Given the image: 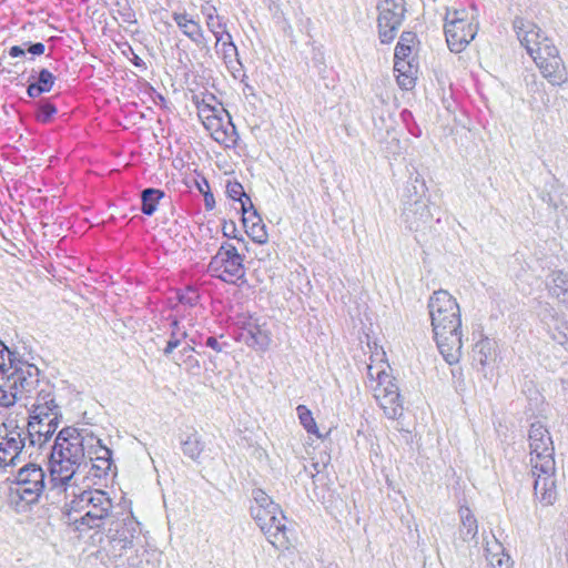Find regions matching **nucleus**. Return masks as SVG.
<instances>
[{
  "label": "nucleus",
  "mask_w": 568,
  "mask_h": 568,
  "mask_svg": "<svg viewBox=\"0 0 568 568\" xmlns=\"http://www.w3.org/2000/svg\"><path fill=\"white\" fill-rule=\"evenodd\" d=\"M402 219L406 227L415 233H425L432 227L434 214L425 180L410 176L402 195Z\"/></svg>",
  "instance_id": "obj_5"
},
{
  "label": "nucleus",
  "mask_w": 568,
  "mask_h": 568,
  "mask_svg": "<svg viewBox=\"0 0 568 568\" xmlns=\"http://www.w3.org/2000/svg\"><path fill=\"white\" fill-rule=\"evenodd\" d=\"M111 450L102 445L101 439L95 437V442L87 444V459L100 462L104 468H111Z\"/></svg>",
  "instance_id": "obj_36"
},
{
  "label": "nucleus",
  "mask_w": 568,
  "mask_h": 568,
  "mask_svg": "<svg viewBox=\"0 0 568 568\" xmlns=\"http://www.w3.org/2000/svg\"><path fill=\"white\" fill-rule=\"evenodd\" d=\"M404 121H407L408 118H412V113L408 110H404L400 113Z\"/></svg>",
  "instance_id": "obj_59"
},
{
  "label": "nucleus",
  "mask_w": 568,
  "mask_h": 568,
  "mask_svg": "<svg viewBox=\"0 0 568 568\" xmlns=\"http://www.w3.org/2000/svg\"><path fill=\"white\" fill-rule=\"evenodd\" d=\"M55 82V77L48 69H42L39 72L37 82L28 85L27 93L30 98H37L42 93L50 92Z\"/></svg>",
  "instance_id": "obj_33"
},
{
  "label": "nucleus",
  "mask_w": 568,
  "mask_h": 568,
  "mask_svg": "<svg viewBox=\"0 0 568 568\" xmlns=\"http://www.w3.org/2000/svg\"><path fill=\"white\" fill-rule=\"evenodd\" d=\"M413 48L404 47L403 43H397L394 53V63L403 61H413Z\"/></svg>",
  "instance_id": "obj_43"
},
{
  "label": "nucleus",
  "mask_w": 568,
  "mask_h": 568,
  "mask_svg": "<svg viewBox=\"0 0 568 568\" xmlns=\"http://www.w3.org/2000/svg\"><path fill=\"white\" fill-rule=\"evenodd\" d=\"M549 293L564 304H568V273L555 271L549 275L547 283Z\"/></svg>",
  "instance_id": "obj_28"
},
{
  "label": "nucleus",
  "mask_w": 568,
  "mask_h": 568,
  "mask_svg": "<svg viewBox=\"0 0 568 568\" xmlns=\"http://www.w3.org/2000/svg\"><path fill=\"white\" fill-rule=\"evenodd\" d=\"M239 326V341L244 342L248 347L265 351L270 346L271 336L265 323L251 315L240 316L236 321Z\"/></svg>",
  "instance_id": "obj_17"
},
{
  "label": "nucleus",
  "mask_w": 568,
  "mask_h": 568,
  "mask_svg": "<svg viewBox=\"0 0 568 568\" xmlns=\"http://www.w3.org/2000/svg\"><path fill=\"white\" fill-rule=\"evenodd\" d=\"M161 561V551L155 548H146L144 540L142 547L135 548V555L126 559L129 568H160Z\"/></svg>",
  "instance_id": "obj_25"
},
{
  "label": "nucleus",
  "mask_w": 568,
  "mask_h": 568,
  "mask_svg": "<svg viewBox=\"0 0 568 568\" xmlns=\"http://www.w3.org/2000/svg\"><path fill=\"white\" fill-rule=\"evenodd\" d=\"M486 557L489 560L493 568H510L511 560L510 557L504 554V548L501 544H499L496 539L493 545L487 542V547L485 549Z\"/></svg>",
  "instance_id": "obj_34"
},
{
  "label": "nucleus",
  "mask_w": 568,
  "mask_h": 568,
  "mask_svg": "<svg viewBox=\"0 0 568 568\" xmlns=\"http://www.w3.org/2000/svg\"><path fill=\"white\" fill-rule=\"evenodd\" d=\"M88 464L71 462L50 455V489L68 499L87 478Z\"/></svg>",
  "instance_id": "obj_11"
},
{
  "label": "nucleus",
  "mask_w": 568,
  "mask_h": 568,
  "mask_svg": "<svg viewBox=\"0 0 568 568\" xmlns=\"http://www.w3.org/2000/svg\"><path fill=\"white\" fill-rule=\"evenodd\" d=\"M195 345H192L189 341H186V345L181 351V356H185L186 354H192Z\"/></svg>",
  "instance_id": "obj_57"
},
{
  "label": "nucleus",
  "mask_w": 568,
  "mask_h": 568,
  "mask_svg": "<svg viewBox=\"0 0 568 568\" xmlns=\"http://www.w3.org/2000/svg\"><path fill=\"white\" fill-rule=\"evenodd\" d=\"M389 365L381 361L379 365H367L368 387L384 415L389 419H399L404 407L395 378L387 372Z\"/></svg>",
  "instance_id": "obj_7"
},
{
  "label": "nucleus",
  "mask_w": 568,
  "mask_h": 568,
  "mask_svg": "<svg viewBox=\"0 0 568 568\" xmlns=\"http://www.w3.org/2000/svg\"><path fill=\"white\" fill-rule=\"evenodd\" d=\"M243 262L244 257L237 252L236 247L229 242H224L211 258L207 272L212 277L235 284L245 276Z\"/></svg>",
  "instance_id": "obj_12"
},
{
  "label": "nucleus",
  "mask_w": 568,
  "mask_h": 568,
  "mask_svg": "<svg viewBox=\"0 0 568 568\" xmlns=\"http://www.w3.org/2000/svg\"><path fill=\"white\" fill-rule=\"evenodd\" d=\"M432 329L439 353L449 364L462 357V315L456 298L445 290L433 293L428 301Z\"/></svg>",
  "instance_id": "obj_1"
},
{
  "label": "nucleus",
  "mask_w": 568,
  "mask_h": 568,
  "mask_svg": "<svg viewBox=\"0 0 568 568\" xmlns=\"http://www.w3.org/2000/svg\"><path fill=\"white\" fill-rule=\"evenodd\" d=\"M541 320L554 342L561 346L568 343V321L564 315L552 308H547Z\"/></svg>",
  "instance_id": "obj_24"
},
{
  "label": "nucleus",
  "mask_w": 568,
  "mask_h": 568,
  "mask_svg": "<svg viewBox=\"0 0 568 568\" xmlns=\"http://www.w3.org/2000/svg\"><path fill=\"white\" fill-rule=\"evenodd\" d=\"M45 474L37 464H27L20 468L10 487V500L17 511H24L28 506L38 503L45 487Z\"/></svg>",
  "instance_id": "obj_10"
},
{
  "label": "nucleus",
  "mask_w": 568,
  "mask_h": 568,
  "mask_svg": "<svg viewBox=\"0 0 568 568\" xmlns=\"http://www.w3.org/2000/svg\"><path fill=\"white\" fill-rule=\"evenodd\" d=\"M199 191L203 194V192H207L210 190L209 183L205 179H202L201 182L196 183Z\"/></svg>",
  "instance_id": "obj_58"
},
{
  "label": "nucleus",
  "mask_w": 568,
  "mask_h": 568,
  "mask_svg": "<svg viewBox=\"0 0 568 568\" xmlns=\"http://www.w3.org/2000/svg\"><path fill=\"white\" fill-rule=\"evenodd\" d=\"M416 41V36L413 32H403L397 43H403L404 47L413 48Z\"/></svg>",
  "instance_id": "obj_50"
},
{
  "label": "nucleus",
  "mask_w": 568,
  "mask_h": 568,
  "mask_svg": "<svg viewBox=\"0 0 568 568\" xmlns=\"http://www.w3.org/2000/svg\"><path fill=\"white\" fill-rule=\"evenodd\" d=\"M60 418L51 417L48 419L28 418L26 436L31 446H43L55 433Z\"/></svg>",
  "instance_id": "obj_22"
},
{
  "label": "nucleus",
  "mask_w": 568,
  "mask_h": 568,
  "mask_svg": "<svg viewBox=\"0 0 568 568\" xmlns=\"http://www.w3.org/2000/svg\"><path fill=\"white\" fill-rule=\"evenodd\" d=\"M203 196H204V205H205L206 210H213L215 206V200H214L213 194L210 192V190L207 192H203Z\"/></svg>",
  "instance_id": "obj_53"
},
{
  "label": "nucleus",
  "mask_w": 568,
  "mask_h": 568,
  "mask_svg": "<svg viewBox=\"0 0 568 568\" xmlns=\"http://www.w3.org/2000/svg\"><path fill=\"white\" fill-rule=\"evenodd\" d=\"M252 497L251 516L261 531L275 548H288L286 517L280 506L260 488L253 490Z\"/></svg>",
  "instance_id": "obj_6"
},
{
  "label": "nucleus",
  "mask_w": 568,
  "mask_h": 568,
  "mask_svg": "<svg viewBox=\"0 0 568 568\" xmlns=\"http://www.w3.org/2000/svg\"><path fill=\"white\" fill-rule=\"evenodd\" d=\"M45 47L41 42L32 43L28 47V52L33 55H41L44 53Z\"/></svg>",
  "instance_id": "obj_51"
},
{
  "label": "nucleus",
  "mask_w": 568,
  "mask_h": 568,
  "mask_svg": "<svg viewBox=\"0 0 568 568\" xmlns=\"http://www.w3.org/2000/svg\"><path fill=\"white\" fill-rule=\"evenodd\" d=\"M458 514L460 518L459 535L462 539L464 541L474 539L478 534L477 519L466 506H460Z\"/></svg>",
  "instance_id": "obj_31"
},
{
  "label": "nucleus",
  "mask_w": 568,
  "mask_h": 568,
  "mask_svg": "<svg viewBox=\"0 0 568 568\" xmlns=\"http://www.w3.org/2000/svg\"><path fill=\"white\" fill-rule=\"evenodd\" d=\"M130 60L135 67H138L140 69H146L145 62L133 51H132V58Z\"/></svg>",
  "instance_id": "obj_56"
},
{
  "label": "nucleus",
  "mask_w": 568,
  "mask_h": 568,
  "mask_svg": "<svg viewBox=\"0 0 568 568\" xmlns=\"http://www.w3.org/2000/svg\"><path fill=\"white\" fill-rule=\"evenodd\" d=\"M445 37L450 51L462 52L478 32V9L475 3L468 8L447 10L445 14Z\"/></svg>",
  "instance_id": "obj_9"
},
{
  "label": "nucleus",
  "mask_w": 568,
  "mask_h": 568,
  "mask_svg": "<svg viewBox=\"0 0 568 568\" xmlns=\"http://www.w3.org/2000/svg\"><path fill=\"white\" fill-rule=\"evenodd\" d=\"M205 345L220 353L227 346V343H221L216 337L210 336L205 339Z\"/></svg>",
  "instance_id": "obj_48"
},
{
  "label": "nucleus",
  "mask_w": 568,
  "mask_h": 568,
  "mask_svg": "<svg viewBox=\"0 0 568 568\" xmlns=\"http://www.w3.org/2000/svg\"><path fill=\"white\" fill-rule=\"evenodd\" d=\"M105 539L102 549L114 564L121 561L129 550L142 547L144 540L140 523L132 516L111 520Z\"/></svg>",
  "instance_id": "obj_8"
},
{
  "label": "nucleus",
  "mask_w": 568,
  "mask_h": 568,
  "mask_svg": "<svg viewBox=\"0 0 568 568\" xmlns=\"http://www.w3.org/2000/svg\"><path fill=\"white\" fill-rule=\"evenodd\" d=\"M200 10L205 18L207 30L214 36L217 42L221 40V36L230 33L227 31L226 20L217 13L215 6L210 2H205L201 4Z\"/></svg>",
  "instance_id": "obj_26"
},
{
  "label": "nucleus",
  "mask_w": 568,
  "mask_h": 568,
  "mask_svg": "<svg viewBox=\"0 0 568 568\" xmlns=\"http://www.w3.org/2000/svg\"><path fill=\"white\" fill-rule=\"evenodd\" d=\"M95 442V436L88 433H80L72 427L63 428L55 437L51 455L68 459L71 462H80L88 464L87 444Z\"/></svg>",
  "instance_id": "obj_13"
},
{
  "label": "nucleus",
  "mask_w": 568,
  "mask_h": 568,
  "mask_svg": "<svg viewBox=\"0 0 568 568\" xmlns=\"http://www.w3.org/2000/svg\"><path fill=\"white\" fill-rule=\"evenodd\" d=\"M394 71L402 89L410 90L415 87L418 65L414 60L394 63Z\"/></svg>",
  "instance_id": "obj_27"
},
{
  "label": "nucleus",
  "mask_w": 568,
  "mask_h": 568,
  "mask_svg": "<svg viewBox=\"0 0 568 568\" xmlns=\"http://www.w3.org/2000/svg\"><path fill=\"white\" fill-rule=\"evenodd\" d=\"M528 440L535 498L541 506H550L557 499L555 448L550 433L540 422H535L530 425Z\"/></svg>",
  "instance_id": "obj_2"
},
{
  "label": "nucleus",
  "mask_w": 568,
  "mask_h": 568,
  "mask_svg": "<svg viewBox=\"0 0 568 568\" xmlns=\"http://www.w3.org/2000/svg\"><path fill=\"white\" fill-rule=\"evenodd\" d=\"M297 416L301 425L305 428L308 434L316 435L318 438L322 435L318 432L317 425L313 418L312 412L305 405H298L296 407Z\"/></svg>",
  "instance_id": "obj_38"
},
{
  "label": "nucleus",
  "mask_w": 568,
  "mask_h": 568,
  "mask_svg": "<svg viewBox=\"0 0 568 568\" xmlns=\"http://www.w3.org/2000/svg\"><path fill=\"white\" fill-rule=\"evenodd\" d=\"M386 149L389 150L394 154L399 153L400 152L399 139H397L395 135H393L392 141L387 143Z\"/></svg>",
  "instance_id": "obj_52"
},
{
  "label": "nucleus",
  "mask_w": 568,
  "mask_h": 568,
  "mask_svg": "<svg viewBox=\"0 0 568 568\" xmlns=\"http://www.w3.org/2000/svg\"><path fill=\"white\" fill-rule=\"evenodd\" d=\"M222 114L223 113H219L217 115H214L203 125L210 132L214 141L224 145L225 148H233L236 145L239 136L236 134L235 126L231 122V119L224 121ZM226 116L230 118L229 114Z\"/></svg>",
  "instance_id": "obj_21"
},
{
  "label": "nucleus",
  "mask_w": 568,
  "mask_h": 568,
  "mask_svg": "<svg viewBox=\"0 0 568 568\" xmlns=\"http://www.w3.org/2000/svg\"><path fill=\"white\" fill-rule=\"evenodd\" d=\"M180 303L189 306H194L199 301V293L193 287H187L182 294L179 295Z\"/></svg>",
  "instance_id": "obj_44"
},
{
  "label": "nucleus",
  "mask_w": 568,
  "mask_h": 568,
  "mask_svg": "<svg viewBox=\"0 0 568 568\" xmlns=\"http://www.w3.org/2000/svg\"><path fill=\"white\" fill-rule=\"evenodd\" d=\"M113 504L108 493L85 485L70 495L63 506L68 521L79 531L103 527L112 518Z\"/></svg>",
  "instance_id": "obj_4"
},
{
  "label": "nucleus",
  "mask_w": 568,
  "mask_h": 568,
  "mask_svg": "<svg viewBox=\"0 0 568 568\" xmlns=\"http://www.w3.org/2000/svg\"><path fill=\"white\" fill-rule=\"evenodd\" d=\"M164 197V192L159 189L148 187L141 193V211L145 215H152L158 207L161 199Z\"/></svg>",
  "instance_id": "obj_37"
},
{
  "label": "nucleus",
  "mask_w": 568,
  "mask_h": 568,
  "mask_svg": "<svg viewBox=\"0 0 568 568\" xmlns=\"http://www.w3.org/2000/svg\"><path fill=\"white\" fill-rule=\"evenodd\" d=\"M189 336V325L186 326L182 322L178 320H172L170 323V337L168 339L166 346L163 349V354L169 356L173 353V351L179 347L183 341H186Z\"/></svg>",
  "instance_id": "obj_30"
},
{
  "label": "nucleus",
  "mask_w": 568,
  "mask_h": 568,
  "mask_svg": "<svg viewBox=\"0 0 568 568\" xmlns=\"http://www.w3.org/2000/svg\"><path fill=\"white\" fill-rule=\"evenodd\" d=\"M109 470H110V468H104L103 464L100 462H95V460H91V459L88 460L87 475L92 473L93 476H95V477H102V476H105Z\"/></svg>",
  "instance_id": "obj_45"
},
{
  "label": "nucleus",
  "mask_w": 568,
  "mask_h": 568,
  "mask_svg": "<svg viewBox=\"0 0 568 568\" xmlns=\"http://www.w3.org/2000/svg\"><path fill=\"white\" fill-rule=\"evenodd\" d=\"M179 364L183 365L185 371L190 374H197L201 368L199 359L193 354L181 356V363Z\"/></svg>",
  "instance_id": "obj_42"
},
{
  "label": "nucleus",
  "mask_w": 568,
  "mask_h": 568,
  "mask_svg": "<svg viewBox=\"0 0 568 568\" xmlns=\"http://www.w3.org/2000/svg\"><path fill=\"white\" fill-rule=\"evenodd\" d=\"M26 51L19 45H13L9 49V55L12 58H18L24 55Z\"/></svg>",
  "instance_id": "obj_55"
},
{
  "label": "nucleus",
  "mask_w": 568,
  "mask_h": 568,
  "mask_svg": "<svg viewBox=\"0 0 568 568\" xmlns=\"http://www.w3.org/2000/svg\"><path fill=\"white\" fill-rule=\"evenodd\" d=\"M248 213L250 214L245 215V219H242V222L246 229V234L258 244L265 243L267 241L265 224L263 223L257 211H252Z\"/></svg>",
  "instance_id": "obj_29"
},
{
  "label": "nucleus",
  "mask_w": 568,
  "mask_h": 568,
  "mask_svg": "<svg viewBox=\"0 0 568 568\" xmlns=\"http://www.w3.org/2000/svg\"><path fill=\"white\" fill-rule=\"evenodd\" d=\"M193 324L189 323V336L186 341H189L192 345H200L203 339V335L199 331H193Z\"/></svg>",
  "instance_id": "obj_47"
},
{
  "label": "nucleus",
  "mask_w": 568,
  "mask_h": 568,
  "mask_svg": "<svg viewBox=\"0 0 568 568\" xmlns=\"http://www.w3.org/2000/svg\"><path fill=\"white\" fill-rule=\"evenodd\" d=\"M494 345L495 343L487 337L481 338L475 344L473 349V359L480 368H484L494 359Z\"/></svg>",
  "instance_id": "obj_32"
},
{
  "label": "nucleus",
  "mask_w": 568,
  "mask_h": 568,
  "mask_svg": "<svg viewBox=\"0 0 568 568\" xmlns=\"http://www.w3.org/2000/svg\"><path fill=\"white\" fill-rule=\"evenodd\" d=\"M329 459V455H327L326 453H321L320 459L312 463V467L314 469V471H311L312 477H314L316 474L322 473L326 468Z\"/></svg>",
  "instance_id": "obj_46"
},
{
  "label": "nucleus",
  "mask_w": 568,
  "mask_h": 568,
  "mask_svg": "<svg viewBox=\"0 0 568 568\" xmlns=\"http://www.w3.org/2000/svg\"><path fill=\"white\" fill-rule=\"evenodd\" d=\"M181 448L184 456L197 462L203 453L204 444L197 432L193 430L185 439L181 440Z\"/></svg>",
  "instance_id": "obj_35"
},
{
  "label": "nucleus",
  "mask_w": 568,
  "mask_h": 568,
  "mask_svg": "<svg viewBox=\"0 0 568 568\" xmlns=\"http://www.w3.org/2000/svg\"><path fill=\"white\" fill-rule=\"evenodd\" d=\"M240 202H241L242 219H245V215L250 214L248 212L256 211L248 195H246L245 197L240 200Z\"/></svg>",
  "instance_id": "obj_49"
},
{
  "label": "nucleus",
  "mask_w": 568,
  "mask_h": 568,
  "mask_svg": "<svg viewBox=\"0 0 568 568\" xmlns=\"http://www.w3.org/2000/svg\"><path fill=\"white\" fill-rule=\"evenodd\" d=\"M542 51L531 57L544 78L552 85H561L568 81L566 65L554 43H545Z\"/></svg>",
  "instance_id": "obj_16"
},
{
  "label": "nucleus",
  "mask_w": 568,
  "mask_h": 568,
  "mask_svg": "<svg viewBox=\"0 0 568 568\" xmlns=\"http://www.w3.org/2000/svg\"><path fill=\"white\" fill-rule=\"evenodd\" d=\"M236 231L235 224L231 222L230 224H224L223 226V235L226 237H235L234 232Z\"/></svg>",
  "instance_id": "obj_54"
},
{
  "label": "nucleus",
  "mask_w": 568,
  "mask_h": 568,
  "mask_svg": "<svg viewBox=\"0 0 568 568\" xmlns=\"http://www.w3.org/2000/svg\"><path fill=\"white\" fill-rule=\"evenodd\" d=\"M216 54L222 58L227 70L234 79L245 78L243 65L239 59L237 48L233 42L231 33L221 36V40H215Z\"/></svg>",
  "instance_id": "obj_20"
},
{
  "label": "nucleus",
  "mask_w": 568,
  "mask_h": 568,
  "mask_svg": "<svg viewBox=\"0 0 568 568\" xmlns=\"http://www.w3.org/2000/svg\"><path fill=\"white\" fill-rule=\"evenodd\" d=\"M40 385V369L20 358L0 341V409L29 398Z\"/></svg>",
  "instance_id": "obj_3"
},
{
  "label": "nucleus",
  "mask_w": 568,
  "mask_h": 568,
  "mask_svg": "<svg viewBox=\"0 0 568 568\" xmlns=\"http://www.w3.org/2000/svg\"><path fill=\"white\" fill-rule=\"evenodd\" d=\"M219 113H225L227 115V112L223 108H215L205 101L197 104V115L203 124Z\"/></svg>",
  "instance_id": "obj_39"
},
{
  "label": "nucleus",
  "mask_w": 568,
  "mask_h": 568,
  "mask_svg": "<svg viewBox=\"0 0 568 568\" xmlns=\"http://www.w3.org/2000/svg\"><path fill=\"white\" fill-rule=\"evenodd\" d=\"M226 194L234 201H240L247 195L244 192L243 185L237 181L229 182L226 184Z\"/></svg>",
  "instance_id": "obj_41"
},
{
  "label": "nucleus",
  "mask_w": 568,
  "mask_h": 568,
  "mask_svg": "<svg viewBox=\"0 0 568 568\" xmlns=\"http://www.w3.org/2000/svg\"><path fill=\"white\" fill-rule=\"evenodd\" d=\"M24 427L14 419L0 424V467L13 466L26 447Z\"/></svg>",
  "instance_id": "obj_14"
},
{
  "label": "nucleus",
  "mask_w": 568,
  "mask_h": 568,
  "mask_svg": "<svg viewBox=\"0 0 568 568\" xmlns=\"http://www.w3.org/2000/svg\"><path fill=\"white\" fill-rule=\"evenodd\" d=\"M513 26L519 42L530 57L541 52L545 43H552L541 29L531 21L516 17Z\"/></svg>",
  "instance_id": "obj_19"
},
{
  "label": "nucleus",
  "mask_w": 568,
  "mask_h": 568,
  "mask_svg": "<svg viewBox=\"0 0 568 568\" xmlns=\"http://www.w3.org/2000/svg\"><path fill=\"white\" fill-rule=\"evenodd\" d=\"M57 113V108L50 101L42 100L39 103V109L37 112V121L41 123H49L52 116Z\"/></svg>",
  "instance_id": "obj_40"
},
{
  "label": "nucleus",
  "mask_w": 568,
  "mask_h": 568,
  "mask_svg": "<svg viewBox=\"0 0 568 568\" xmlns=\"http://www.w3.org/2000/svg\"><path fill=\"white\" fill-rule=\"evenodd\" d=\"M377 29L382 43H390L400 28L406 13L404 0H381L377 4Z\"/></svg>",
  "instance_id": "obj_15"
},
{
  "label": "nucleus",
  "mask_w": 568,
  "mask_h": 568,
  "mask_svg": "<svg viewBox=\"0 0 568 568\" xmlns=\"http://www.w3.org/2000/svg\"><path fill=\"white\" fill-rule=\"evenodd\" d=\"M37 395L33 403L28 407V418L48 419L51 417L61 418L60 406L57 404L54 387L48 382H41L34 390Z\"/></svg>",
  "instance_id": "obj_18"
},
{
  "label": "nucleus",
  "mask_w": 568,
  "mask_h": 568,
  "mask_svg": "<svg viewBox=\"0 0 568 568\" xmlns=\"http://www.w3.org/2000/svg\"><path fill=\"white\" fill-rule=\"evenodd\" d=\"M128 22H134L135 20H131V18L126 19Z\"/></svg>",
  "instance_id": "obj_60"
},
{
  "label": "nucleus",
  "mask_w": 568,
  "mask_h": 568,
  "mask_svg": "<svg viewBox=\"0 0 568 568\" xmlns=\"http://www.w3.org/2000/svg\"><path fill=\"white\" fill-rule=\"evenodd\" d=\"M172 19L180 31L196 45H206L204 31L197 20L185 10L172 12Z\"/></svg>",
  "instance_id": "obj_23"
}]
</instances>
